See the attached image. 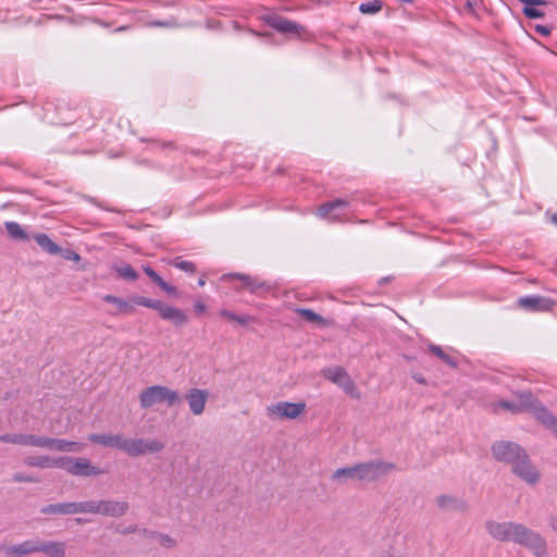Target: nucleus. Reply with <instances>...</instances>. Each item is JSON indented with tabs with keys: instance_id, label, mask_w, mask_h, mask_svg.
<instances>
[{
	"instance_id": "obj_1",
	"label": "nucleus",
	"mask_w": 557,
	"mask_h": 557,
	"mask_svg": "<svg viewBox=\"0 0 557 557\" xmlns=\"http://www.w3.org/2000/svg\"><path fill=\"white\" fill-rule=\"evenodd\" d=\"M488 535L500 542H511L530 550L534 557H550L546 539L537 531L515 521L487 520Z\"/></svg>"
},
{
	"instance_id": "obj_2",
	"label": "nucleus",
	"mask_w": 557,
	"mask_h": 557,
	"mask_svg": "<svg viewBox=\"0 0 557 557\" xmlns=\"http://www.w3.org/2000/svg\"><path fill=\"white\" fill-rule=\"evenodd\" d=\"M178 401V393L163 385L146 387L139 394V404L144 409H148L163 403L169 407H172Z\"/></svg>"
},
{
	"instance_id": "obj_3",
	"label": "nucleus",
	"mask_w": 557,
	"mask_h": 557,
	"mask_svg": "<svg viewBox=\"0 0 557 557\" xmlns=\"http://www.w3.org/2000/svg\"><path fill=\"white\" fill-rule=\"evenodd\" d=\"M60 468L75 476H97L106 473L104 470L96 467L87 458L60 457Z\"/></svg>"
},
{
	"instance_id": "obj_4",
	"label": "nucleus",
	"mask_w": 557,
	"mask_h": 557,
	"mask_svg": "<svg viewBox=\"0 0 557 557\" xmlns=\"http://www.w3.org/2000/svg\"><path fill=\"white\" fill-rule=\"evenodd\" d=\"M359 481L373 482L387 475L395 469V465L382 460H372L358 463Z\"/></svg>"
},
{
	"instance_id": "obj_5",
	"label": "nucleus",
	"mask_w": 557,
	"mask_h": 557,
	"mask_svg": "<svg viewBox=\"0 0 557 557\" xmlns=\"http://www.w3.org/2000/svg\"><path fill=\"white\" fill-rule=\"evenodd\" d=\"M164 448V444L158 440L126 438L124 453L132 457H138L146 454L159 453Z\"/></svg>"
},
{
	"instance_id": "obj_6",
	"label": "nucleus",
	"mask_w": 557,
	"mask_h": 557,
	"mask_svg": "<svg viewBox=\"0 0 557 557\" xmlns=\"http://www.w3.org/2000/svg\"><path fill=\"white\" fill-rule=\"evenodd\" d=\"M305 403L278 401L268 407V416L271 419H296L305 412Z\"/></svg>"
},
{
	"instance_id": "obj_7",
	"label": "nucleus",
	"mask_w": 557,
	"mask_h": 557,
	"mask_svg": "<svg viewBox=\"0 0 557 557\" xmlns=\"http://www.w3.org/2000/svg\"><path fill=\"white\" fill-rule=\"evenodd\" d=\"M494 457L502 462L513 465L524 450L516 443L497 442L492 446Z\"/></svg>"
},
{
	"instance_id": "obj_8",
	"label": "nucleus",
	"mask_w": 557,
	"mask_h": 557,
	"mask_svg": "<svg viewBox=\"0 0 557 557\" xmlns=\"http://www.w3.org/2000/svg\"><path fill=\"white\" fill-rule=\"evenodd\" d=\"M512 472L528 484H535L540 480L539 470L532 465L527 453L511 466Z\"/></svg>"
},
{
	"instance_id": "obj_9",
	"label": "nucleus",
	"mask_w": 557,
	"mask_h": 557,
	"mask_svg": "<svg viewBox=\"0 0 557 557\" xmlns=\"http://www.w3.org/2000/svg\"><path fill=\"white\" fill-rule=\"evenodd\" d=\"M263 21L278 33L301 37L304 27L296 22L289 21L276 14L265 15Z\"/></svg>"
},
{
	"instance_id": "obj_10",
	"label": "nucleus",
	"mask_w": 557,
	"mask_h": 557,
	"mask_svg": "<svg viewBox=\"0 0 557 557\" xmlns=\"http://www.w3.org/2000/svg\"><path fill=\"white\" fill-rule=\"evenodd\" d=\"M0 552L5 557H25L35 554L37 553V539L26 540L17 544L3 543L0 545Z\"/></svg>"
},
{
	"instance_id": "obj_11",
	"label": "nucleus",
	"mask_w": 557,
	"mask_h": 557,
	"mask_svg": "<svg viewBox=\"0 0 557 557\" xmlns=\"http://www.w3.org/2000/svg\"><path fill=\"white\" fill-rule=\"evenodd\" d=\"M324 376L342 387L347 394L354 395L356 387L347 372L341 367H332L323 371Z\"/></svg>"
},
{
	"instance_id": "obj_12",
	"label": "nucleus",
	"mask_w": 557,
	"mask_h": 557,
	"mask_svg": "<svg viewBox=\"0 0 557 557\" xmlns=\"http://www.w3.org/2000/svg\"><path fill=\"white\" fill-rule=\"evenodd\" d=\"M46 436L24 433L2 434L0 435V442L11 443L21 446H34L44 448Z\"/></svg>"
},
{
	"instance_id": "obj_13",
	"label": "nucleus",
	"mask_w": 557,
	"mask_h": 557,
	"mask_svg": "<svg viewBox=\"0 0 557 557\" xmlns=\"http://www.w3.org/2000/svg\"><path fill=\"white\" fill-rule=\"evenodd\" d=\"M518 305L527 311L542 312L549 311L554 307L555 301L543 296H527L519 298Z\"/></svg>"
},
{
	"instance_id": "obj_14",
	"label": "nucleus",
	"mask_w": 557,
	"mask_h": 557,
	"mask_svg": "<svg viewBox=\"0 0 557 557\" xmlns=\"http://www.w3.org/2000/svg\"><path fill=\"white\" fill-rule=\"evenodd\" d=\"M185 398L188 403L190 411L195 416H200L203 413V411L206 409V404L209 398V393L206 389L191 388L185 395Z\"/></svg>"
},
{
	"instance_id": "obj_15",
	"label": "nucleus",
	"mask_w": 557,
	"mask_h": 557,
	"mask_svg": "<svg viewBox=\"0 0 557 557\" xmlns=\"http://www.w3.org/2000/svg\"><path fill=\"white\" fill-rule=\"evenodd\" d=\"M44 448L52 451L79 453L83 450L84 445L78 442L46 436Z\"/></svg>"
},
{
	"instance_id": "obj_16",
	"label": "nucleus",
	"mask_w": 557,
	"mask_h": 557,
	"mask_svg": "<svg viewBox=\"0 0 557 557\" xmlns=\"http://www.w3.org/2000/svg\"><path fill=\"white\" fill-rule=\"evenodd\" d=\"M129 505L127 502L101 499L99 515L119 518L128 511Z\"/></svg>"
},
{
	"instance_id": "obj_17",
	"label": "nucleus",
	"mask_w": 557,
	"mask_h": 557,
	"mask_svg": "<svg viewBox=\"0 0 557 557\" xmlns=\"http://www.w3.org/2000/svg\"><path fill=\"white\" fill-rule=\"evenodd\" d=\"M158 312L163 320L171 322L175 326H184L188 322V317L183 310L163 302Z\"/></svg>"
},
{
	"instance_id": "obj_18",
	"label": "nucleus",
	"mask_w": 557,
	"mask_h": 557,
	"mask_svg": "<svg viewBox=\"0 0 557 557\" xmlns=\"http://www.w3.org/2000/svg\"><path fill=\"white\" fill-rule=\"evenodd\" d=\"M348 206V202L343 199H336L325 202L318 208L317 214L321 219H329L331 222L339 221V215L335 213L336 210L343 209Z\"/></svg>"
},
{
	"instance_id": "obj_19",
	"label": "nucleus",
	"mask_w": 557,
	"mask_h": 557,
	"mask_svg": "<svg viewBox=\"0 0 557 557\" xmlns=\"http://www.w3.org/2000/svg\"><path fill=\"white\" fill-rule=\"evenodd\" d=\"M88 440L104 447H113L124 451L126 437L122 434H90Z\"/></svg>"
},
{
	"instance_id": "obj_20",
	"label": "nucleus",
	"mask_w": 557,
	"mask_h": 557,
	"mask_svg": "<svg viewBox=\"0 0 557 557\" xmlns=\"http://www.w3.org/2000/svg\"><path fill=\"white\" fill-rule=\"evenodd\" d=\"M66 544L57 541H41L37 539V553H42L48 557H64Z\"/></svg>"
},
{
	"instance_id": "obj_21",
	"label": "nucleus",
	"mask_w": 557,
	"mask_h": 557,
	"mask_svg": "<svg viewBox=\"0 0 557 557\" xmlns=\"http://www.w3.org/2000/svg\"><path fill=\"white\" fill-rule=\"evenodd\" d=\"M24 465L28 467H36L41 469L47 468H60L61 461L60 457H49L46 455L42 456H28L23 460Z\"/></svg>"
},
{
	"instance_id": "obj_22",
	"label": "nucleus",
	"mask_w": 557,
	"mask_h": 557,
	"mask_svg": "<svg viewBox=\"0 0 557 557\" xmlns=\"http://www.w3.org/2000/svg\"><path fill=\"white\" fill-rule=\"evenodd\" d=\"M437 506L446 511H465L467 504L461 498L453 495H442L436 499Z\"/></svg>"
},
{
	"instance_id": "obj_23",
	"label": "nucleus",
	"mask_w": 557,
	"mask_h": 557,
	"mask_svg": "<svg viewBox=\"0 0 557 557\" xmlns=\"http://www.w3.org/2000/svg\"><path fill=\"white\" fill-rule=\"evenodd\" d=\"M40 512L44 515H61V516L76 515L75 502L50 504V505L44 506L40 509Z\"/></svg>"
},
{
	"instance_id": "obj_24",
	"label": "nucleus",
	"mask_w": 557,
	"mask_h": 557,
	"mask_svg": "<svg viewBox=\"0 0 557 557\" xmlns=\"http://www.w3.org/2000/svg\"><path fill=\"white\" fill-rule=\"evenodd\" d=\"M332 480L338 483L359 481L358 463L352 467L338 468L333 472Z\"/></svg>"
},
{
	"instance_id": "obj_25",
	"label": "nucleus",
	"mask_w": 557,
	"mask_h": 557,
	"mask_svg": "<svg viewBox=\"0 0 557 557\" xmlns=\"http://www.w3.org/2000/svg\"><path fill=\"white\" fill-rule=\"evenodd\" d=\"M533 414L541 423L550 429L557 435V419L550 411L539 405L535 407Z\"/></svg>"
},
{
	"instance_id": "obj_26",
	"label": "nucleus",
	"mask_w": 557,
	"mask_h": 557,
	"mask_svg": "<svg viewBox=\"0 0 557 557\" xmlns=\"http://www.w3.org/2000/svg\"><path fill=\"white\" fill-rule=\"evenodd\" d=\"M106 302L112 304L116 308L115 313L129 314L134 312V306L132 301V297L128 299H123L121 297H116L113 295H106L103 297Z\"/></svg>"
},
{
	"instance_id": "obj_27",
	"label": "nucleus",
	"mask_w": 557,
	"mask_h": 557,
	"mask_svg": "<svg viewBox=\"0 0 557 557\" xmlns=\"http://www.w3.org/2000/svg\"><path fill=\"white\" fill-rule=\"evenodd\" d=\"M32 239H34L45 251L50 255H58L61 252V248L55 243H53L47 234H33Z\"/></svg>"
},
{
	"instance_id": "obj_28",
	"label": "nucleus",
	"mask_w": 557,
	"mask_h": 557,
	"mask_svg": "<svg viewBox=\"0 0 557 557\" xmlns=\"http://www.w3.org/2000/svg\"><path fill=\"white\" fill-rule=\"evenodd\" d=\"M5 230L8 232V234L13 238V239H17V240H29L32 238L30 235H28L23 228L22 226L17 223V222H14V221H9V222H5Z\"/></svg>"
},
{
	"instance_id": "obj_29",
	"label": "nucleus",
	"mask_w": 557,
	"mask_h": 557,
	"mask_svg": "<svg viewBox=\"0 0 557 557\" xmlns=\"http://www.w3.org/2000/svg\"><path fill=\"white\" fill-rule=\"evenodd\" d=\"M76 513H94L100 512V500L75 502Z\"/></svg>"
},
{
	"instance_id": "obj_30",
	"label": "nucleus",
	"mask_w": 557,
	"mask_h": 557,
	"mask_svg": "<svg viewBox=\"0 0 557 557\" xmlns=\"http://www.w3.org/2000/svg\"><path fill=\"white\" fill-rule=\"evenodd\" d=\"M518 405L521 406V411L532 410L533 412L540 404L531 393L525 392L518 395Z\"/></svg>"
},
{
	"instance_id": "obj_31",
	"label": "nucleus",
	"mask_w": 557,
	"mask_h": 557,
	"mask_svg": "<svg viewBox=\"0 0 557 557\" xmlns=\"http://www.w3.org/2000/svg\"><path fill=\"white\" fill-rule=\"evenodd\" d=\"M220 315L228 319L230 321L237 322L240 325H247L248 323L255 321V318L248 314H236L228 310H221Z\"/></svg>"
},
{
	"instance_id": "obj_32",
	"label": "nucleus",
	"mask_w": 557,
	"mask_h": 557,
	"mask_svg": "<svg viewBox=\"0 0 557 557\" xmlns=\"http://www.w3.org/2000/svg\"><path fill=\"white\" fill-rule=\"evenodd\" d=\"M115 273L127 281H136L138 277L137 272L129 264L114 265Z\"/></svg>"
},
{
	"instance_id": "obj_33",
	"label": "nucleus",
	"mask_w": 557,
	"mask_h": 557,
	"mask_svg": "<svg viewBox=\"0 0 557 557\" xmlns=\"http://www.w3.org/2000/svg\"><path fill=\"white\" fill-rule=\"evenodd\" d=\"M295 312L308 322L325 324V320L311 309L297 308Z\"/></svg>"
},
{
	"instance_id": "obj_34",
	"label": "nucleus",
	"mask_w": 557,
	"mask_h": 557,
	"mask_svg": "<svg viewBox=\"0 0 557 557\" xmlns=\"http://www.w3.org/2000/svg\"><path fill=\"white\" fill-rule=\"evenodd\" d=\"M132 301H133V306H135V305L143 306V307L154 309L157 311H159V308L162 305V301H160V300L150 299V298H147L144 296H132Z\"/></svg>"
},
{
	"instance_id": "obj_35",
	"label": "nucleus",
	"mask_w": 557,
	"mask_h": 557,
	"mask_svg": "<svg viewBox=\"0 0 557 557\" xmlns=\"http://www.w3.org/2000/svg\"><path fill=\"white\" fill-rule=\"evenodd\" d=\"M429 350L433 355L438 357L446 364H448L450 367H456L455 360L450 356H448L440 346L432 344V345L429 346Z\"/></svg>"
},
{
	"instance_id": "obj_36",
	"label": "nucleus",
	"mask_w": 557,
	"mask_h": 557,
	"mask_svg": "<svg viewBox=\"0 0 557 557\" xmlns=\"http://www.w3.org/2000/svg\"><path fill=\"white\" fill-rule=\"evenodd\" d=\"M247 290H249L251 294H259L261 292H269L270 286L258 277L252 276L250 283L248 284Z\"/></svg>"
},
{
	"instance_id": "obj_37",
	"label": "nucleus",
	"mask_w": 557,
	"mask_h": 557,
	"mask_svg": "<svg viewBox=\"0 0 557 557\" xmlns=\"http://www.w3.org/2000/svg\"><path fill=\"white\" fill-rule=\"evenodd\" d=\"M381 9L382 2L380 0L364 2L361 3L359 7V11L363 14H374L377 13Z\"/></svg>"
},
{
	"instance_id": "obj_38",
	"label": "nucleus",
	"mask_w": 557,
	"mask_h": 557,
	"mask_svg": "<svg viewBox=\"0 0 557 557\" xmlns=\"http://www.w3.org/2000/svg\"><path fill=\"white\" fill-rule=\"evenodd\" d=\"M170 264L185 272H195V264L193 262L182 260L181 258H175L170 261Z\"/></svg>"
},
{
	"instance_id": "obj_39",
	"label": "nucleus",
	"mask_w": 557,
	"mask_h": 557,
	"mask_svg": "<svg viewBox=\"0 0 557 557\" xmlns=\"http://www.w3.org/2000/svg\"><path fill=\"white\" fill-rule=\"evenodd\" d=\"M228 278H237V280H239L240 283H242V288L247 289L248 288V284L250 283L252 276L246 275V274H240V273H231V274H225V275L222 276V280H228Z\"/></svg>"
},
{
	"instance_id": "obj_40",
	"label": "nucleus",
	"mask_w": 557,
	"mask_h": 557,
	"mask_svg": "<svg viewBox=\"0 0 557 557\" xmlns=\"http://www.w3.org/2000/svg\"><path fill=\"white\" fill-rule=\"evenodd\" d=\"M157 541L162 547L168 549L174 548L177 544L176 541L168 534H158Z\"/></svg>"
},
{
	"instance_id": "obj_41",
	"label": "nucleus",
	"mask_w": 557,
	"mask_h": 557,
	"mask_svg": "<svg viewBox=\"0 0 557 557\" xmlns=\"http://www.w3.org/2000/svg\"><path fill=\"white\" fill-rule=\"evenodd\" d=\"M149 25L150 26H156V27H168V28H175V27H181L182 26L173 17L170 18V20H166V21H153V22H150Z\"/></svg>"
},
{
	"instance_id": "obj_42",
	"label": "nucleus",
	"mask_w": 557,
	"mask_h": 557,
	"mask_svg": "<svg viewBox=\"0 0 557 557\" xmlns=\"http://www.w3.org/2000/svg\"><path fill=\"white\" fill-rule=\"evenodd\" d=\"M496 406H497V408H502L504 410H508L513 413L521 412V406H519L518 403L502 400Z\"/></svg>"
},
{
	"instance_id": "obj_43",
	"label": "nucleus",
	"mask_w": 557,
	"mask_h": 557,
	"mask_svg": "<svg viewBox=\"0 0 557 557\" xmlns=\"http://www.w3.org/2000/svg\"><path fill=\"white\" fill-rule=\"evenodd\" d=\"M13 481L16 482V483H36L38 482L39 480L33 475H29V474H24V473H15L13 475Z\"/></svg>"
},
{
	"instance_id": "obj_44",
	"label": "nucleus",
	"mask_w": 557,
	"mask_h": 557,
	"mask_svg": "<svg viewBox=\"0 0 557 557\" xmlns=\"http://www.w3.org/2000/svg\"><path fill=\"white\" fill-rule=\"evenodd\" d=\"M523 14L529 18H540L544 16V13L535 8L524 7Z\"/></svg>"
},
{
	"instance_id": "obj_45",
	"label": "nucleus",
	"mask_w": 557,
	"mask_h": 557,
	"mask_svg": "<svg viewBox=\"0 0 557 557\" xmlns=\"http://www.w3.org/2000/svg\"><path fill=\"white\" fill-rule=\"evenodd\" d=\"M144 272L158 286L163 281V278L153 269H151L150 267H144Z\"/></svg>"
},
{
	"instance_id": "obj_46",
	"label": "nucleus",
	"mask_w": 557,
	"mask_h": 557,
	"mask_svg": "<svg viewBox=\"0 0 557 557\" xmlns=\"http://www.w3.org/2000/svg\"><path fill=\"white\" fill-rule=\"evenodd\" d=\"M159 287L170 295H174L176 293V287L168 284L164 280L159 284Z\"/></svg>"
},
{
	"instance_id": "obj_47",
	"label": "nucleus",
	"mask_w": 557,
	"mask_h": 557,
	"mask_svg": "<svg viewBox=\"0 0 557 557\" xmlns=\"http://www.w3.org/2000/svg\"><path fill=\"white\" fill-rule=\"evenodd\" d=\"M534 29L542 36H548L552 32V28L546 25H535Z\"/></svg>"
},
{
	"instance_id": "obj_48",
	"label": "nucleus",
	"mask_w": 557,
	"mask_h": 557,
	"mask_svg": "<svg viewBox=\"0 0 557 557\" xmlns=\"http://www.w3.org/2000/svg\"><path fill=\"white\" fill-rule=\"evenodd\" d=\"M64 258L67 259V260H72V261H79L81 260V256L78 253H76L75 251H72V250L66 251V253L64 255Z\"/></svg>"
},
{
	"instance_id": "obj_49",
	"label": "nucleus",
	"mask_w": 557,
	"mask_h": 557,
	"mask_svg": "<svg viewBox=\"0 0 557 557\" xmlns=\"http://www.w3.org/2000/svg\"><path fill=\"white\" fill-rule=\"evenodd\" d=\"M521 3L529 5H543L545 4L544 0H519Z\"/></svg>"
},
{
	"instance_id": "obj_50",
	"label": "nucleus",
	"mask_w": 557,
	"mask_h": 557,
	"mask_svg": "<svg viewBox=\"0 0 557 557\" xmlns=\"http://www.w3.org/2000/svg\"><path fill=\"white\" fill-rule=\"evenodd\" d=\"M548 524L557 533V515L549 517Z\"/></svg>"
},
{
	"instance_id": "obj_51",
	"label": "nucleus",
	"mask_w": 557,
	"mask_h": 557,
	"mask_svg": "<svg viewBox=\"0 0 557 557\" xmlns=\"http://www.w3.org/2000/svg\"><path fill=\"white\" fill-rule=\"evenodd\" d=\"M195 310L199 313L203 312L206 310V305L198 301L195 304Z\"/></svg>"
},
{
	"instance_id": "obj_52",
	"label": "nucleus",
	"mask_w": 557,
	"mask_h": 557,
	"mask_svg": "<svg viewBox=\"0 0 557 557\" xmlns=\"http://www.w3.org/2000/svg\"><path fill=\"white\" fill-rule=\"evenodd\" d=\"M413 380L420 384H425V379L421 374H414Z\"/></svg>"
},
{
	"instance_id": "obj_53",
	"label": "nucleus",
	"mask_w": 557,
	"mask_h": 557,
	"mask_svg": "<svg viewBox=\"0 0 557 557\" xmlns=\"http://www.w3.org/2000/svg\"><path fill=\"white\" fill-rule=\"evenodd\" d=\"M381 557H401V556L398 554H394V553H382Z\"/></svg>"
},
{
	"instance_id": "obj_54",
	"label": "nucleus",
	"mask_w": 557,
	"mask_h": 557,
	"mask_svg": "<svg viewBox=\"0 0 557 557\" xmlns=\"http://www.w3.org/2000/svg\"><path fill=\"white\" fill-rule=\"evenodd\" d=\"M552 221L555 225H557V213L552 216Z\"/></svg>"
},
{
	"instance_id": "obj_55",
	"label": "nucleus",
	"mask_w": 557,
	"mask_h": 557,
	"mask_svg": "<svg viewBox=\"0 0 557 557\" xmlns=\"http://www.w3.org/2000/svg\"><path fill=\"white\" fill-rule=\"evenodd\" d=\"M205 284H206L205 280L203 278H199L198 285L199 286H203Z\"/></svg>"
},
{
	"instance_id": "obj_56",
	"label": "nucleus",
	"mask_w": 557,
	"mask_h": 557,
	"mask_svg": "<svg viewBox=\"0 0 557 557\" xmlns=\"http://www.w3.org/2000/svg\"><path fill=\"white\" fill-rule=\"evenodd\" d=\"M136 528H128L127 532H134Z\"/></svg>"
}]
</instances>
